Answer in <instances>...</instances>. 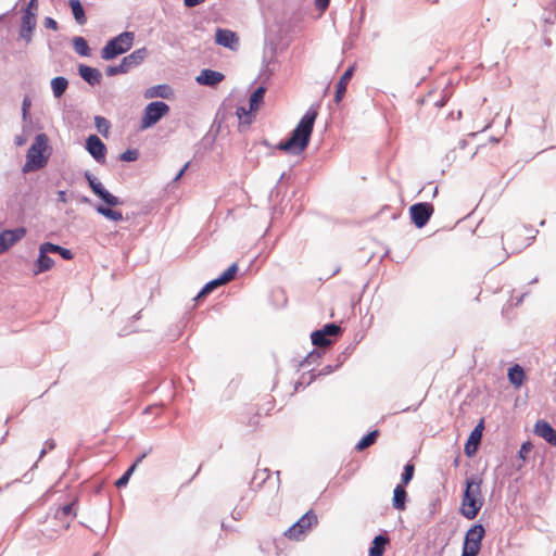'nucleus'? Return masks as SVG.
Here are the masks:
<instances>
[{
	"mask_svg": "<svg viewBox=\"0 0 556 556\" xmlns=\"http://www.w3.org/2000/svg\"><path fill=\"white\" fill-rule=\"evenodd\" d=\"M139 152L136 149H127L119 155V160L123 162H135L138 160Z\"/></svg>",
	"mask_w": 556,
	"mask_h": 556,
	"instance_id": "43",
	"label": "nucleus"
},
{
	"mask_svg": "<svg viewBox=\"0 0 556 556\" xmlns=\"http://www.w3.org/2000/svg\"><path fill=\"white\" fill-rule=\"evenodd\" d=\"M74 505L75 503H68L64 505L63 507L59 508L55 513V517L59 519H62L64 517H72L74 518L76 516V513L74 511Z\"/></svg>",
	"mask_w": 556,
	"mask_h": 556,
	"instance_id": "39",
	"label": "nucleus"
},
{
	"mask_svg": "<svg viewBox=\"0 0 556 556\" xmlns=\"http://www.w3.org/2000/svg\"><path fill=\"white\" fill-rule=\"evenodd\" d=\"M330 0H315V7L320 12H325L329 7Z\"/></svg>",
	"mask_w": 556,
	"mask_h": 556,
	"instance_id": "49",
	"label": "nucleus"
},
{
	"mask_svg": "<svg viewBox=\"0 0 556 556\" xmlns=\"http://www.w3.org/2000/svg\"><path fill=\"white\" fill-rule=\"evenodd\" d=\"M46 446L48 450H53L55 447V442L54 440L50 439V440H47L46 441Z\"/></svg>",
	"mask_w": 556,
	"mask_h": 556,
	"instance_id": "56",
	"label": "nucleus"
},
{
	"mask_svg": "<svg viewBox=\"0 0 556 556\" xmlns=\"http://www.w3.org/2000/svg\"><path fill=\"white\" fill-rule=\"evenodd\" d=\"M46 452H47V450H46V448H42V450L40 451V457H42V456L46 454Z\"/></svg>",
	"mask_w": 556,
	"mask_h": 556,
	"instance_id": "59",
	"label": "nucleus"
},
{
	"mask_svg": "<svg viewBox=\"0 0 556 556\" xmlns=\"http://www.w3.org/2000/svg\"><path fill=\"white\" fill-rule=\"evenodd\" d=\"M139 314H140V313L136 314V315L134 316V318H136V319H137V318H139Z\"/></svg>",
	"mask_w": 556,
	"mask_h": 556,
	"instance_id": "61",
	"label": "nucleus"
},
{
	"mask_svg": "<svg viewBox=\"0 0 556 556\" xmlns=\"http://www.w3.org/2000/svg\"><path fill=\"white\" fill-rule=\"evenodd\" d=\"M536 232L538 230L534 231L526 225L513 227L503 236L505 249H509L511 253L521 252L532 243Z\"/></svg>",
	"mask_w": 556,
	"mask_h": 556,
	"instance_id": "4",
	"label": "nucleus"
},
{
	"mask_svg": "<svg viewBox=\"0 0 556 556\" xmlns=\"http://www.w3.org/2000/svg\"><path fill=\"white\" fill-rule=\"evenodd\" d=\"M135 40L132 31H123L110 39L101 50V58L105 61L113 60L116 56L131 49Z\"/></svg>",
	"mask_w": 556,
	"mask_h": 556,
	"instance_id": "5",
	"label": "nucleus"
},
{
	"mask_svg": "<svg viewBox=\"0 0 556 556\" xmlns=\"http://www.w3.org/2000/svg\"><path fill=\"white\" fill-rule=\"evenodd\" d=\"M484 429V421L481 419L478 425L470 432L469 438L465 444L464 453L468 457L476 455L482 439V432Z\"/></svg>",
	"mask_w": 556,
	"mask_h": 556,
	"instance_id": "12",
	"label": "nucleus"
},
{
	"mask_svg": "<svg viewBox=\"0 0 556 556\" xmlns=\"http://www.w3.org/2000/svg\"><path fill=\"white\" fill-rule=\"evenodd\" d=\"M169 112V105L163 101H153L147 104L140 121V129L153 127Z\"/></svg>",
	"mask_w": 556,
	"mask_h": 556,
	"instance_id": "7",
	"label": "nucleus"
},
{
	"mask_svg": "<svg viewBox=\"0 0 556 556\" xmlns=\"http://www.w3.org/2000/svg\"><path fill=\"white\" fill-rule=\"evenodd\" d=\"M538 282V278L532 279L531 283Z\"/></svg>",
	"mask_w": 556,
	"mask_h": 556,
	"instance_id": "60",
	"label": "nucleus"
},
{
	"mask_svg": "<svg viewBox=\"0 0 556 556\" xmlns=\"http://www.w3.org/2000/svg\"><path fill=\"white\" fill-rule=\"evenodd\" d=\"M354 70H355V65L350 66L343 73V75L340 77L339 81L337 83L336 94H334V101L337 104H339L342 101V99L346 92L349 81L351 80V78L353 76Z\"/></svg>",
	"mask_w": 556,
	"mask_h": 556,
	"instance_id": "19",
	"label": "nucleus"
},
{
	"mask_svg": "<svg viewBox=\"0 0 556 556\" xmlns=\"http://www.w3.org/2000/svg\"><path fill=\"white\" fill-rule=\"evenodd\" d=\"M86 150L98 163H105L106 147L97 135H90L86 139Z\"/></svg>",
	"mask_w": 556,
	"mask_h": 556,
	"instance_id": "11",
	"label": "nucleus"
},
{
	"mask_svg": "<svg viewBox=\"0 0 556 556\" xmlns=\"http://www.w3.org/2000/svg\"><path fill=\"white\" fill-rule=\"evenodd\" d=\"M215 42L230 50H237L239 38L232 30L226 28H217L215 34Z\"/></svg>",
	"mask_w": 556,
	"mask_h": 556,
	"instance_id": "15",
	"label": "nucleus"
},
{
	"mask_svg": "<svg viewBox=\"0 0 556 556\" xmlns=\"http://www.w3.org/2000/svg\"><path fill=\"white\" fill-rule=\"evenodd\" d=\"M481 483L482 480L473 475L466 479L460 513L468 520L475 519L483 506L484 498L481 492Z\"/></svg>",
	"mask_w": 556,
	"mask_h": 556,
	"instance_id": "2",
	"label": "nucleus"
},
{
	"mask_svg": "<svg viewBox=\"0 0 556 556\" xmlns=\"http://www.w3.org/2000/svg\"><path fill=\"white\" fill-rule=\"evenodd\" d=\"M317 115V110L309 108L292 130L290 138L286 141H280L277 148L293 155L304 152L308 147Z\"/></svg>",
	"mask_w": 556,
	"mask_h": 556,
	"instance_id": "1",
	"label": "nucleus"
},
{
	"mask_svg": "<svg viewBox=\"0 0 556 556\" xmlns=\"http://www.w3.org/2000/svg\"><path fill=\"white\" fill-rule=\"evenodd\" d=\"M345 361V357H343L342 359H339V363L334 366L332 365H326L325 367H323L319 371H315L314 369L309 370V381L308 383H311L314 379H316L317 377L319 376H327L331 372H333L334 370H337L341 365L342 363Z\"/></svg>",
	"mask_w": 556,
	"mask_h": 556,
	"instance_id": "32",
	"label": "nucleus"
},
{
	"mask_svg": "<svg viewBox=\"0 0 556 556\" xmlns=\"http://www.w3.org/2000/svg\"><path fill=\"white\" fill-rule=\"evenodd\" d=\"M47 242H43L39 245V255L37 261L35 262L34 274L38 275L51 269L54 265V261L48 255L51 253L49 248L47 247Z\"/></svg>",
	"mask_w": 556,
	"mask_h": 556,
	"instance_id": "14",
	"label": "nucleus"
},
{
	"mask_svg": "<svg viewBox=\"0 0 556 556\" xmlns=\"http://www.w3.org/2000/svg\"><path fill=\"white\" fill-rule=\"evenodd\" d=\"M111 207L112 206H109V205L108 206L98 205L96 210L100 215L104 216L108 219H111L114 222L122 220L123 214L119 211L112 210Z\"/></svg>",
	"mask_w": 556,
	"mask_h": 556,
	"instance_id": "31",
	"label": "nucleus"
},
{
	"mask_svg": "<svg viewBox=\"0 0 556 556\" xmlns=\"http://www.w3.org/2000/svg\"><path fill=\"white\" fill-rule=\"evenodd\" d=\"M531 450L532 444L530 442H523L519 448L518 457L521 458L522 460H526Z\"/></svg>",
	"mask_w": 556,
	"mask_h": 556,
	"instance_id": "46",
	"label": "nucleus"
},
{
	"mask_svg": "<svg viewBox=\"0 0 556 556\" xmlns=\"http://www.w3.org/2000/svg\"><path fill=\"white\" fill-rule=\"evenodd\" d=\"M320 330L330 338L340 334L341 327L334 323H330L325 325Z\"/></svg>",
	"mask_w": 556,
	"mask_h": 556,
	"instance_id": "44",
	"label": "nucleus"
},
{
	"mask_svg": "<svg viewBox=\"0 0 556 556\" xmlns=\"http://www.w3.org/2000/svg\"><path fill=\"white\" fill-rule=\"evenodd\" d=\"M147 55H148V50L146 47H142V48H139V49L132 51L130 54L124 56L122 60L127 65V67L129 70H131V68L140 65L143 62V60L147 58Z\"/></svg>",
	"mask_w": 556,
	"mask_h": 556,
	"instance_id": "23",
	"label": "nucleus"
},
{
	"mask_svg": "<svg viewBox=\"0 0 556 556\" xmlns=\"http://www.w3.org/2000/svg\"><path fill=\"white\" fill-rule=\"evenodd\" d=\"M81 202L87 203V202H89V199H88L87 197H83V198H81Z\"/></svg>",
	"mask_w": 556,
	"mask_h": 556,
	"instance_id": "58",
	"label": "nucleus"
},
{
	"mask_svg": "<svg viewBox=\"0 0 556 556\" xmlns=\"http://www.w3.org/2000/svg\"><path fill=\"white\" fill-rule=\"evenodd\" d=\"M314 523H317V516L313 510L304 514L295 523H293L286 532L285 535L289 539L298 540L301 534L308 530Z\"/></svg>",
	"mask_w": 556,
	"mask_h": 556,
	"instance_id": "9",
	"label": "nucleus"
},
{
	"mask_svg": "<svg viewBox=\"0 0 556 556\" xmlns=\"http://www.w3.org/2000/svg\"><path fill=\"white\" fill-rule=\"evenodd\" d=\"M68 87V80L63 76H58L51 80V89L54 98H61Z\"/></svg>",
	"mask_w": 556,
	"mask_h": 556,
	"instance_id": "27",
	"label": "nucleus"
},
{
	"mask_svg": "<svg viewBox=\"0 0 556 556\" xmlns=\"http://www.w3.org/2000/svg\"><path fill=\"white\" fill-rule=\"evenodd\" d=\"M48 149V136L43 132L36 135L34 142L26 154V162L22 168L23 173H29L43 168L49 160L45 154Z\"/></svg>",
	"mask_w": 556,
	"mask_h": 556,
	"instance_id": "3",
	"label": "nucleus"
},
{
	"mask_svg": "<svg viewBox=\"0 0 556 556\" xmlns=\"http://www.w3.org/2000/svg\"><path fill=\"white\" fill-rule=\"evenodd\" d=\"M47 247L51 251V253H58L65 261H71L74 257L73 252L70 249H65L61 245L54 244L52 242H47Z\"/></svg>",
	"mask_w": 556,
	"mask_h": 556,
	"instance_id": "34",
	"label": "nucleus"
},
{
	"mask_svg": "<svg viewBox=\"0 0 556 556\" xmlns=\"http://www.w3.org/2000/svg\"><path fill=\"white\" fill-rule=\"evenodd\" d=\"M36 16L28 14H23L22 24L20 29V38L28 45L31 41L33 30L36 27Z\"/></svg>",
	"mask_w": 556,
	"mask_h": 556,
	"instance_id": "18",
	"label": "nucleus"
},
{
	"mask_svg": "<svg viewBox=\"0 0 556 556\" xmlns=\"http://www.w3.org/2000/svg\"><path fill=\"white\" fill-rule=\"evenodd\" d=\"M85 179L89 182V179H97L89 170L84 173Z\"/></svg>",
	"mask_w": 556,
	"mask_h": 556,
	"instance_id": "57",
	"label": "nucleus"
},
{
	"mask_svg": "<svg viewBox=\"0 0 556 556\" xmlns=\"http://www.w3.org/2000/svg\"><path fill=\"white\" fill-rule=\"evenodd\" d=\"M534 433L548 444L556 445V430L547 421L538 420L534 425Z\"/></svg>",
	"mask_w": 556,
	"mask_h": 556,
	"instance_id": "17",
	"label": "nucleus"
},
{
	"mask_svg": "<svg viewBox=\"0 0 556 556\" xmlns=\"http://www.w3.org/2000/svg\"><path fill=\"white\" fill-rule=\"evenodd\" d=\"M225 76L223 73L204 68L195 77V81L201 86L214 87L224 80Z\"/></svg>",
	"mask_w": 556,
	"mask_h": 556,
	"instance_id": "16",
	"label": "nucleus"
},
{
	"mask_svg": "<svg viewBox=\"0 0 556 556\" xmlns=\"http://www.w3.org/2000/svg\"><path fill=\"white\" fill-rule=\"evenodd\" d=\"M130 70L127 67V65L122 60L118 65L108 66L105 70V74L111 77V76H115V75H119V74H126Z\"/></svg>",
	"mask_w": 556,
	"mask_h": 556,
	"instance_id": "36",
	"label": "nucleus"
},
{
	"mask_svg": "<svg viewBox=\"0 0 556 556\" xmlns=\"http://www.w3.org/2000/svg\"><path fill=\"white\" fill-rule=\"evenodd\" d=\"M58 201H59V202H62V203H67L66 191H64V190H60V191L58 192Z\"/></svg>",
	"mask_w": 556,
	"mask_h": 556,
	"instance_id": "53",
	"label": "nucleus"
},
{
	"mask_svg": "<svg viewBox=\"0 0 556 556\" xmlns=\"http://www.w3.org/2000/svg\"><path fill=\"white\" fill-rule=\"evenodd\" d=\"M313 345L317 348H325L332 343L331 339L321 330H315L311 334Z\"/></svg>",
	"mask_w": 556,
	"mask_h": 556,
	"instance_id": "30",
	"label": "nucleus"
},
{
	"mask_svg": "<svg viewBox=\"0 0 556 556\" xmlns=\"http://www.w3.org/2000/svg\"><path fill=\"white\" fill-rule=\"evenodd\" d=\"M237 271L238 266L236 263H233L218 278L223 285H226L235 278Z\"/></svg>",
	"mask_w": 556,
	"mask_h": 556,
	"instance_id": "37",
	"label": "nucleus"
},
{
	"mask_svg": "<svg viewBox=\"0 0 556 556\" xmlns=\"http://www.w3.org/2000/svg\"><path fill=\"white\" fill-rule=\"evenodd\" d=\"M73 47L75 51L81 56H89L90 49L84 37H75L73 39Z\"/></svg>",
	"mask_w": 556,
	"mask_h": 556,
	"instance_id": "33",
	"label": "nucleus"
},
{
	"mask_svg": "<svg viewBox=\"0 0 556 556\" xmlns=\"http://www.w3.org/2000/svg\"><path fill=\"white\" fill-rule=\"evenodd\" d=\"M204 0H184V4L187 7V8H194L197 5H199L200 3H202Z\"/></svg>",
	"mask_w": 556,
	"mask_h": 556,
	"instance_id": "51",
	"label": "nucleus"
},
{
	"mask_svg": "<svg viewBox=\"0 0 556 556\" xmlns=\"http://www.w3.org/2000/svg\"><path fill=\"white\" fill-rule=\"evenodd\" d=\"M188 166H189V163H186V164L184 165V167H182V168L177 173V175L174 177V179H173V181H174V182L178 181V180L182 177V175L185 174V172H186V169L188 168Z\"/></svg>",
	"mask_w": 556,
	"mask_h": 556,
	"instance_id": "52",
	"label": "nucleus"
},
{
	"mask_svg": "<svg viewBox=\"0 0 556 556\" xmlns=\"http://www.w3.org/2000/svg\"><path fill=\"white\" fill-rule=\"evenodd\" d=\"M219 286H223V283L220 282L219 278L217 277L216 279H213L211 281H208L202 289L201 291L198 293V295L195 296V299H200L202 296H205L207 295L208 293H211L215 288L219 287Z\"/></svg>",
	"mask_w": 556,
	"mask_h": 556,
	"instance_id": "38",
	"label": "nucleus"
},
{
	"mask_svg": "<svg viewBox=\"0 0 556 556\" xmlns=\"http://www.w3.org/2000/svg\"><path fill=\"white\" fill-rule=\"evenodd\" d=\"M414 472H415V466L412 464V463H407L405 466H404V470H403V473L401 476V481H402V485H406L410 482V480L413 479L414 477Z\"/></svg>",
	"mask_w": 556,
	"mask_h": 556,
	"instance_id": "40",
	"label": "nucleus"
},
{
	"mask_svg": "<svg viewBox=\"0 0 556 556\" xmlns=\"http://www.w3.org/2000/svg\"><path fill=\"white\" fill-rule=\"evenodd\" d=\"M135 471V466H130L115 482L116 488L121 489L127 485L131 475Z\"/></svg>",
	"mask_w": 556,
	"mask_h": 556,
	"instance_id": "42",
	"label": "nucleus"
},
{
	"mask_svg": "<svg viewBox=\"0 0 556 556\" xmlns=\"http://www.w3.org/2000/svg\"><path fill=\"white\" fill-rule=\"evenodd\" d=\"M89 187L92 192L109 206H117L123 202L119 198L109 192L98 179H89Z\"/></svg>",
	"mask_w": 556,
	"mask_h": 556,
	"instance_id": "13",
	"label": "nucleus"
},
{
	"mask_svg": "<svg viewBox=\"0 0 556 556\" xmlns=\"http://www.w3.org/2000/svg\"><path fill=\"white\" fill-rule=\"evenodd\" d=\"M38 9V4H37V0H29L25 11H24V14H30V15H35L36 16V11Z\"/></svg>",
	"mask_w": 556,
	"mask_h": 556,
	"instance_id": "48",
	"label": "nucleus"
},
{
	"mask_svg": "<svg viewBox=\"0 0 556 556\" xmlns=\"http://www.w3.org/2000/svg\"><path fill=\"white\" fill-rule=\"evenodd\" d=\"M484 535L485 529L481 523L471 526L465 534L462 556H478Z\"/></svg>",
	"mask_w": 556,
	"mask_h": 556,
	"instance_id": "6",
	"label": "nucleus"
},
{
	"mask_svg": "<svg viewBox=\"0 0 556 556\" xmlns=\"http://www.w3.org/2000/svg\"><path fill=\"white\" fill-rule=\"evenodd\" d=\"M26 235L24 227H17L15 229H5L0 232V254L5 253L15 243L22 240Z\"/></svg>",
	"mask_w": 556,
	"mask_h": 556,
	"instance_id": "10",
	"label": "nucleus"
},
{
	"mask_svg": "<svg viewBox=\"0 0 556 556\" xmlns=\"http://www.w3.org/2000/svg\"><path fill=\"white\" fill-rule=\"evenodd\" d=\"M320 357V353L319 352H316V351H313L311 352L305 358L304 361L301 363V366L302 367H306V366H309L311 364L315 363L316 359H318Z\"/></svg>",
	"mask_w": 556,
	"mask_h": 556,
	"instance_id": "47",
	"label": "nucleus"
},
{
	"mask_svg": "<svg viewBox=\"0 0 556 556\" xmlns=\"http://www.w3.org/2000/svg\"><path fill=\"white\" fill-rule=\"evenodd\" d=\"M434 212L433 205L429 202H418L409 207V217L417 228L425 227Z\"/></svg>",
	"mask_w": 556,
	"mask_h": 556,
	"instance_id": "8",
	"label": "nucleus"
},
{
	"mask_svg": "<svg viewBox=\"0 0 556 556\" xmlns=\"http://www.w3.org/2000/svg\"><path fill=\"white\" fill-rule=\"evenodd\" d=\"M146 456H147V453L141 454L139 457H137V459L134 462V464L131 466H135V469H136L137 466L143 460V458Z\"/></svg>",
	"mask_w": 556,
	"mask_h": 556,
	"instance_id": "55",
	"label": "nucleus"
},
{
	"mask_svg": "<svg viewBox=\"0 0 556 556\" xmlns=\"http://www.w3.org/2000/svg\"><path fill=\"white\" fill-rule=\"evenodd\" d=\"M25 142H26V138H25V137H23V136H16V137L14 138V143H15L17 147L23 146Z\"/></svg>",
	"mask_w": 556,
	"mask_h": 556,
	"instance_id": "54",
	"label": "nucleus"
},
{
	"mask_svg": "<svg viewBox=\"0 0 556 556\" xmlns=\"http://www.w3.org/2000/svg\"><path fill=\"white\" fill-rule=\"evenodd\" d=\"M265 92H266V87H264V86L257 87L252 92V94L250 96V99H249L250 111H256L261 106V104L264 101Z\"/></svg>",
	"mask_w": 556,
	"mask_h": 556,
	"instance_id": "28",
	"label": "nucleus"
},
{
	"mask_svg": "<svg viewBox=\"0 0 556 556\" xmlns=\"http://www.w3.org/2000/svg\"><path fill=\"white\" fill-rule=\"evenodd\" d=\"M30 105H31V100L29 97H24L23 101H22V117H23V121H27V118L29 117V109H30Z\"/></svg>",
	"mask_w": 556,
	"mask_h": 556,
	"instance_id": "45",
	"label": "nucleus"
},
{
	"mask_svg": "<svg viewBox=\"0 0 556 556\" xmlns=\"http://www.w3.org/2000/svg\"><path fill=\"white\" fill-rule=\"evenodd\" d=\"M43 24H45V27L48 29H53V30L58 29V23L52 17H46Z\"/></svg>",
	"mask_w": 556,
	"mask_h": 556,
	"instance_id": "50",
	"label": "nucleus"
},
{
	"mask_svg": "<svg viewBox=\"0 0 556 556\" xmlns=\"http://www.w3.org/2000/svg\"><path fill=\"white\" fill-rule=\"evenodd\" d=\"M68 5L77 24L85 25L87 17L80 0H68Z\"/></svg>",
	"mask_w": 556,
	"mask_h": 556,
	"instance_id": "26",
	"label": "nucleus"
},
{
	"mask_svg": "<svg viewBox=\"0 0 556 556\" xmlns=\"http://www.w3.org/2000/svg\"><path fill=\"white\" fill-rule=\"evenodd\" d=\"M253 111H248L244 106H238L236 110V115L240 121V124L250 126L253 122Z\"/></svg>",
	"mask_w": 556,
	"mask_h": 556,
	"instance_id": "35",
	"label": "nucleus"
},
{
	"mask_svg": "<svg viewBox=\"0 0 556 556\" xmlns=\"http://www.w3.org/2000/svg\"><path fill=\"white\" fill-rule=\"evenodd\" d=\"M407 492L402 484H397L393 491L392 506L396 510L406 508Z\"/></svg>",
	"mask_w": 556,
	"mask_h": 556,
	"instance_id": "24",
	"label": "nucleus"
},
{
	"mask_svg": "<svg viewBox=\"0 0 556 556\" xmlns=\"http://www.w3.org/2000/svg\"><path fill=\"white\" fill-rule=\"evenodd\" d=\"M78 73L90 86L99 85L102 78L101 72L98 68L85 64L78 66Z\"/></svg>",
	"mask_w": 556,
	"mask_h": 556,
	"instance_id": "20",
	"label": "nucleus"
},
{
	"mask_svg": "<svg viewBox=\"0 0 556 556\" xmlns=\"http://www.w3.org/2000/svg\"><path fill=\"white\" fill-rule=\"evenodd\" d=\"M172 94H173V90H172L170 86H168L166 84L150 87L143 93L146 99H153V98L169 99Z\"/></svg>",
	"mask_w": 556,
	"mask_h": 556,
	"instance_id": "22",
	"label": "nucleus"
},
{
	"mask_svg": "<svg viewBox=\"0 0 556 556\" xmlns=\"http://www.w3.org/2000/svg\"><path fill=\"white\" fill-rule=\"evenodd\" d=\"M378 437H379V431L378 430L370 431L369 433L364 435L358 441V443L355 446V450L358 451V452H362V451L366 450L367 447H369V446H371L372 444L376 443Z\"/></svg>",
	"mask_w": 556,
	"mask_h": 556,
	"instance_id": "29",
	"label": "nucleus"
},
{
	"mask_svg": "<svg viewBox=\"0 0 556 556\" xmlns=\"http://www.w3.org/2000/svg\"><path fill=\"white\" fill-rule=\"evenodd\" d=\"M94 125L99 132H101L103 136H106L110 129V122L103 117V116H96L94 117Z\"/></svg>",
	"mask_w": 556,
	"mask_h": 556,
	"instance_id": "41",
	"label": "nucleus"
},
{
	"mask_svg": "<svg viewBox=\"0 0 556 556\" xmlns=\"http://www.w3.org/2000/svg\"><path fill=\"white\" fill-rule=\"evenodd\" d=\"M507 376L509 382L516 388L521 387L526 379V372L523 368L518 364H515L511 367H509Z\"/></svg>",
	"mask_w": 556,
	"mask_h": 556,
	"instance_id": "25",
	"label": "nucleus"
},
{
	"mask_svg": "<svg viewBox=\"0 0 556 556\" xmlns=\"http://www.w3.org/2000/svg\"><path fill=\"white\" fill-rule=\"evenodd\" d=\"M390 544V538L384 532L378 534L371 541V545L368 549V556H383L386 547Z\"/></svg>",
	"mask_w": 556,
	"mask_h": 556,
	"instance_id": "21",
	"label": "nucleus"
}]
</instances>
